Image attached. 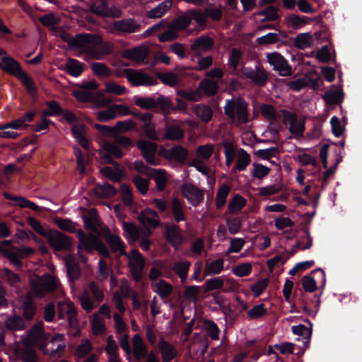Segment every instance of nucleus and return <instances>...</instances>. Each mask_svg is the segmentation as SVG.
<instances>
[{"instance_id": "nucleus-1", "label": "nucleus", "mask_w": 362, "mask_h": 362, "mask_svg": "<svg viewBox=\"0 0 362 362\" xmlns=\"http://www.w3.org/2000/svg\"><path fill=\"white\" fill-rule=\"evenodd\" d=\"M101 43V37L93 34H81L76 35L70 42V46L81 52L86 53L89 57L100 59L97 51L98 45Z\"/></svg>"}, {"instance_id": "nucleus-2", "label": "nucleus", "mask_w": 362, "mask_h": 362, "mask_svg": "<svg viewBox=\"0 0 362 362\" xmlns=\"http://www.w3.org/2000/svg\"><path fill=\"white\" fill-rule=\"evenodd\" d=\"M59 280L54 276L44 274L42 276L31 281V291L30 295L35 297H42L46 292L56 289Z\"/></svg>"}, {"instance_id": "nucleus-3", "label": "nucleus", "mask_w": 362, "mask_h": 362, "mask_svg": "<svg viewBox=\"0 0 362 362\" xmlns=\"http://www.w3.org/2000/svg\"><path fill=\"white\" fill-rule=\"evenodd\" d=\"M11 241H4L0 245V252L17 267L21 266L20 259L34 253V249L30 247H11Z\"/></svg>"}, {"instance_id": "nucleus-4", "label": "nucleus", "mask_w": 362, "mask_h": 362, "mask_svg": "<svg viewBox=\"0 0 362 362\" xmlns=\"http://www.w3.org/2000/svg\"><path fill=\"white\" fill-rule=\"evenodd\" d=\"M225 113L232 119L235 115L239 123L247 121V110L246 103L240 98L228 100L224 107Z\"/></svg>"}, {"instance_id": "nucleus-5", "label": "nucleus", "mask_w": 362, "mask_h": 362, "mask_svg": "<svg viewBox=\"0 0 362 362\" xmlns=\"http://www.w3.org/2000/svg\"><path fill=\"white\" fill-rule=\"evenodd\" d=\"M8 352L11 354L9 359L11 361H21L23 362H37L38 357L36 351L31 347L25 346H21L17 344H13L9 349Z\"/></svg>"}, {"instance_id": "nucleus-6", "label": "nucleus", "mask_w": 362, "mask_h": 362, "mask_svg": "<svg viewBox=\"0 0 362 362\" xmlns=\"http://www.w3.org/2000/svg\"><path fill=\"white\" fill-rule=\"evenodd\" d=\"M66 346L64 337L62 334H55L49 341L40 344V350L45 354L61 356Z\"/></svg>"}, {"instance_id": "nucleus-7", "label": "nucleus", "mask_w": 362, "mask_h": 362, "mask_svg": "<svg viewBox=\"0 0 362 362\" xmlns=\"http://www.w3.org/2000/svg\"><path fill=\"white\" fill-rule=\"evenodd\" d=\"M73 95L78 101H91L97 107H103L112 103L111 100L103 98L104 93L102 91L93 94L86 90H78L73 91Z\"/></svg>"}, {"instance_id": "nucleus-8", "label": "nucleus", "mask_w": 362, "mask_h": 362, "mask_svg": "<svg viewBox=\"0 0 362 362\" xmlns=\"http://www.w3.org/2000/svg\"><path fill=\"white\" fill-rule=\"evenodd\" d=\"M129 259L130 272L135 281H139L142 276L144 267V259L142 255L137 250H133L131 254H126Z\"/></svg>"}, {"instance_id": "nucleus-9", "label": "nucleus", "mask_w": 362, "mask_h": 362, "mask_svg": "<svg viewBox=\"0 0 362 362\" xmlns=\"http://www.w3.org/2000/svg\"><path fill=\"white\" fill-rule=\"evenodd\" d=\"M124 74L128 81L135 86H153L156 83L153 77L139 71L127 69L124 70Z\"/></svg>"}, {"instance_id": "nucleus-10", "label": "nucleus", "mask_w": 362, "mask_h": 362, "mask_svg": "<svg viewBox=\"0 0 362 362\" xmlns=\"http://www.w3.org/2000/svg\"><path fill=\"white\" fill-rule=\"evenodd\" d=\"M58 317L61 319L67 317L69 325L74 328L77 327L76 310L74 303L70 300H64L59 302Z\"/></svg>"}, {"instance_id": "nucleus-11", "label": "nucleus", "mask_w": 362, "mask_h": 362, "mask_svg": "<svg viewBox=\"0 0 362 362\" xmlns=\"http://www.w3.org/2000/svg\"><path fill=\"white\" fill-rule=\"evenodd\" d=\"M284 119L286 124L289 125V130L295 138H300L303 136L305 130V118H297L292 112H285Z\"/></svg>"}, {"instance_id": "nucleus-12", "label": "nucleus", "mask_w": 362, "mask_h": 362, "mask_svg": "<svg viewBox=\"0 0 362 362\" xmlns=\"http://www.w3.org/2000/svg\"><path fill=\"white\" fill-rule=\"evenodd\" d=\"M267 61L273 69L277 71L281 76H289L291 74V68L284 57L278 52L269 53L267 55Z\"/></svg>"}, {"instance_id": "nucleus-13", "label": "nucleus", "mask_w": 362, "mask_h": 362, "mask_svg": "<svg viewBox=\"0 0 362 362\" xmlns=\"http://www.w3.org/2000/svg\"><path fill=\"white\" fill-rule=\"evenodd\" d=\"M55 250H68L71 247V240L62 233L49 230L46 237Z\"/></svg>"}, {"instance_id": "nucleus-14", "label": "nucleus", "mask_w": 362, "mask_h": 362, "mask_svg": "<svg viewBox=\"0 0 362 362\" xmlns=\"http://www.w3.org/2000/svg\"><path fill=\"white\" fill-rule=\"evenodd\" d=\"M100 160L104 163H112V160L111 156L117 158L122 157V153L120 148L115 144L103 141L101 144V149L100 150Z\"/></svg>"}, {"instance_id": "nucleus-15", "label": "nucleus", "mask_w": 362, "mask_h": 362, "mask_svg": "<svg viewBox=\"0 0 362 362\" xmlns=\"http://www.w3.org/2000/svg\"><path fill=\"white\" fill-rule=\"evenodd\" d=\"M182 193L188 202L194 206H198L204 199V191L190 184L183 185Z\"/></svg>"}, {"instance_id": "nucleus-16", "label": "nucleus", "mask_w": 362, "mask_h": 362, "mask_svg": "<svg viewBox=\"0 0 362 362\" xmlns=\"http://www.w3.org/2000/svg\"><path fill=\"white\" fill-rule=\"evenodd\" d=\"M0 58L2 61L1 69L4 71L16 77L23 71L19 63L9 57L3 49H0Z\"/></svg>"}, {"instance_id": "nucleus-17", "label": "nucleus", "mask_w": 362, "mask_h": 362, "mask_svg": "<svg viewBox=\"0 0 362 362\" xmlns=\"http://www.w3.org/2000/svg\"><path fill=\"white\" fill-rule=\"evenodd\" d=\"M100 229L102 234L104 235L112 251L118 253L119 255H126L124 243L121 238L116 235L110 233L109 229L105 226L101 227Z\"/></svg>"}, {"instance_id": "nucleus-18", "label": "nucleus", "mask_w": 362, "mask_h": 362, "mask_svg": "<svg viewBox=\"0 0 362 362\" xmlns=\"http://www.w3.org/2000/svg\"><path fill=\"white\" fill-rule=\"evenodd\" d=\"M48 339V334L43 330L42 322H39L28 332L26 342L30 344H37L40 349V344L47 341Z\"/></svg>"}, {"instance_id": "nucleus-19", "label": "nucleus", "mask_w": 362, "mask_h": 362, "mask_svg": "<svg viewBox=\"0 0 362 362\" xmlns=\"http://www.w3.org/2000/svg\"><path fill=\"white\" fill-rule=\"evenodd\" d=\"M139 219L146 228H156L160 225L158 214L149 208H146L141 212Z\"/></svg>"}, {"instance_id": "nucleus-20", "label": "nucleus", "mask_w": 362, "mask_h": 362, "mask_svg": "<svg viewBox=\"0 0 362 362\" xmlns=\"http://www.w3.org/2000/svg\"><path fill=\"white\" fill-rule=\"evenodd\" d=\"M141 25L139 23L134 21L133 19H123L121 21H115L112 24V31H116L118 33H134L140 30Z\"/></svg>"}, {"instance_id": "nucleus-21", "label": "nucleus", "mask_w": 362, "mask_h": 362, "mask_svg": "<svg viewBox=\"0 0 362 362\" xmlns=\"http://www.w3.org/2000/svg\"><path fill=\"white\" fill-rule=\"evenodd\" d=\"M165 234L167 240L175 249H177L182 244L183 237L177 226L175 224H166Z\"/></svg>"}, {"instance_id": "nucleus-22", "label": "nucleus", "mask_w": 362, "mask_h": 362, "mask_svg": "<svg viewBox=\"0 0 362 362\" xmlns=\"http://www.w3.org/2000/svg\"><path fill=\"white\" fill-rule=\"evenodd\" d=\"M137 146L142 151L143 156L148 163L152 165H157L154 158L157 146L154 143L141 140L138 141Z\"/></svg>"}, {"instance_id": "nucleus-23", "label": "nucleus", "mask_w": 362, "mask_h": 362, "mask_svg": "<svg viewBox=\"0 0 362 362\" xmlns=\"http://www.w3.org/2000/svg\"><path fill=\"white\" fill-rule=\"evenodd\" d=\"M90 10L93 13L103 16L119 17L120 16V11L119 10L109 8L106 2L101 0L93 3L90 7Z\"/></svg>"}, {"instance_id": "nucleus-24", "label": "nucleus", "mask_w": 362, "mask_h": 362, "mask_svg": "<svg viewBox=\"0 0 362 362\" xmlns=\"http://www.w3.org/2000/svg\"><path fill=\"white\" fill-rule=\"evenodd\" d=\"M190 166L195 168L197 171L207 177L208 184L210 188L213 189L216 181L214 173L198 158H194L190 163Z\"/></svg>"}, {"instance_id": "nucleus-25", "label": "nucleus", "mask_w": 362, "mask_h": 362, "mask_svg": "<svg viewBox=\"0 0 362 362\" xmlns=\"http://www.w3.org/2000/svg\"><path fill=\"white\" fill-rule=\"evenodd\" d=\"M77 235L79 239L78 247H83L86 250L91 252L96 247L100 241L99 239L93 235H86L83 230H76Z\"/></svg>"}, {"instance_id": "nucleus-26", "label": "nucleus", "mask_w": 362, "mask_h": 362, "mask_svg": "<svg viewBox=\"0 0 362 362\" xmlns=\"http://www.w3.org/2000/svg\"><path fill=\"white\" fill-rule=\"evenodd\" d=\"M133 354L136 360L144 358L148 354L147 346L141 336L136 334L132 337Z\"/></svg>"}, {"instance_id": "nucleus-27", "label": "nucleus", "mask_w": 362, "mask_h": 362, "mask_svg": "<svg viewBox=\"0 0 362 362\" xmlns=\"http://www.w3.org/2000/svg\"><path fill=\"white\" fill-rule=\"evenodd\" d=\"M153 292L159 296V297L165 300L168 298L173 291V287L171 284L165 280L158 281L151 285Z\"/></svg>"}, {"instance_id": "nucleus-28", "label": "nucleus", "mask_w": 362, "mask_h": 362, "mask_svg": "<svg viewBox=\"0 0 362 362\" xmlns=\"http://www.w3.org/2000/svg\"><path fill=\"white\" fill-rule=\"evenodd\" d=\"M243 74L251 79L253 82L258 84H264L267 81V76L264 71L258 67L255 69L250 68H244Z\"/></svg>"}, {"instance_id": "nucleus-29", "label": "nucleus", "mask_w": 362, "mask_h": 362, "mask_svg": "<svg viewBox=\"0 0 362 362\" xmlns=\"http://www.w3.org/2000/svg\"><path fill=\"white\" fill-rule=\"evenodd\" d=\"M315 38L309 33L298 34L294 39V46L300 49H305L312 47L315 43Z\"/></svg>"}, {"instance_id": "nucleus-30", "label": "nucleus", "mask_w": 362, "mask_h": 362, "mask_svg": "<svg viewBox=\"0 0 362 362\" xmlns=\"http://www.w3.org/2000/svg\"><path fill=\"white\" fill-rule=\"evenodd\" d=\"M159 349L162 354L163 362H170L177 355V351L175 347L163 339L159 341Z\"/></svg>"}, {"instance_id": "nucleus-31", "label": "nucleus", "mask_w": 362, "mask_h": 362, "mask_svg": "<svg viewBox=\"0 0 362 362\" xmlns=\"http://www.w3.org/2000/svg\"><path fill=\"white\" fill-rule=\"evenodd\" d=\"M68 277L74 281L80 275V268L76 262L75 257L72 255H68L65 257Z\"/></svg>"}, {"instance_id": "nucleus-32", "label": "nucleus", "mask_w": 362, "mask_h": 362, "mask_svg": "<svg viewBox=\"0 0 362 362\" xmlns=\"http://www.w3.org/2000/svg\"><path fill=\"white\" fill-rule=\"evenodd\" d=\"M165 156L169 160H173L180 163H183L187 156V149L180 146H176L170 150H168Z\"/></svg>"}, {"instance_id": "nucleus-33", "label": "nucleus", "mask_w": 362, "mask_h": 362, "mask_svg": "<svg viewBox=\"0 0 362 362\" xmlns=\"http://www.w3.org/2000/svg\"><path fill=\"white\" fill-rule=\"evenodd\" d=\"M213 40L206 35H202L196 39L192 45V49L195 52H206L210 49L213 46Z\"/></svg>"}, {"instance_id": "nucleus-34", "label": "nucleus", "mask_w": 362, "mask_h": 362, "mask_svg": "<svg viewBox=\"0 0 362 362\" xmlns=\"http://www.w3.org/2000/svg\"><path fill=\"white\" fill-rule=\"evenodd\" d=\"M115 167H105L100 169V173L109 178L110 180L117 182L119 181L123 175L122 168L119 167V164L114 163Z\"/></svg>"}, {"instance_id": "nucleus-35", "label": "nucleus", "mask_w": 362, "mask_h": 362, "mask_svg": "<svg viewBox=\"0 0 362 362\" xmlns=\"http://www.w3.org/2000/svg\"><path fill=\"white\" fill-rule=\"evenodd\" d=\"M148 50L145 47H139L125 52L126 57L135 61L137 63H143L147 56Z\"/></svg>"}, {"instance_id": "nucleus-36", "label": "nucleus", "mask_w": 362, "mask_h": 362, "mask_svg": "<svg viewBox=\"0 0 362 362\" xmlns=\"http://www.w3.org/2000/svg\"><path fill=\"white\" fill-rule=\"evenodd\" d=\"M170 0H165L158 4L156 7L152 8L147 13V16L150 18H158L162 17L171 7Z\"/></svg>"}, {"instance_id": "nucleus-37", "label": "nucleus", "mask_w": 362, "mask_h": 362, "mask_svg": "<svg viewBox=\"0 0 362 362\" xmlns=\"http://www.w3.org/2000/svg\"><path fill=\"white\" fill-rule=\"evenodd\" d=\"M191 263L188 261H180L174 264L172 269L179 276L182 283H185L188 276Z\"/></svg>"}, {"instance_id": "nucleus-38", "label": "nucleus", "mask_w": 362, "mask_h": 362, "mask_svg": "<svg viewBox=\"0 0 362 362\" xmlns=\"http://www.w3.org/2000/svg\"><path fill=\"white\" fill-rule=\"evenodd\" d=\"M71 131L74 139L78 143V144L84 148H88V141L84 136V126L81 124H74L71 128Z\"/></svg>"}, {"instance_id": "nucleus-39", "label": "nucleus", "mask_w": 362, "mask_h": 362, "mask_svg": "<svg viewBox=\"0 0 362 362\" xmlns=\"http://www.w3.org/2000/svg\"><path fill=\"white\" fill-rule=\"evenodd\" d=\"M124 236L129 242H135L139 239V230L132 223L123 222Z\"/></svg>"}, {"instance_id": "nucleus-40", "label": "nucleus", "mask_w": 362, "mask_h": 362, "mask_svg": "<svg viewBox=\"0 0 362 362\" xmlns=\"http://www.w3.org/2000/svg\"><path fill=\"white\" fill-rule=\"evenodd\" d=\"M230 192V187L226 184H222L219 187L216 196V206L217 209H221L225 205Z\"/></svg>"}, {"instance_id": "nucleus-41", "label": "nucleus", "mask_w": 362, "mask_h": 362, "mask_svg": "<svg viewBox=\"0 0 362 362\" xmlns=\"http://www.w3.org/2000/svg\"><path fill=\"white\" fill-rule=\"evenodd\" d=\"M199 89L205 95L211 96L215 95L217 93L218 90V86L216 81L206 78L201 81L199 84Z\"/></svg>"}, {"instance_id": "nucleus-42", "label": "nucleus", "mask_w": 362, "mask_h": 362, "mask_svg": "<svg viewBox=\"0 0 362 362\" xmlns=\"http://www.w3.org/2000/svg\"><path fill=\"white\" fill-rule=\"evenodd\" d=\"M224 261L223 259H217L207 262L205 267V274L211 275L219 274L223 269Z\"/></svg>"}, {"instance_id": "nucleus-43", "label": "nucleus", "mask_w": 362, "mask_h": 362, "mask_svg": "<svg viewBox=\"0 0 362 362\" xmlns=\"http://www.w3.org/2000/svg\"><path fill=\"white\" fill-rule=\"evenodd\" d=\"M142 119L145 122L143 129L146 135L151 139H157L158 135L156 132L155 127L150 122L151 119V115L150 114H145L142 116Z\"/></svg>"}, {"instance_id": "nucleus-44", "label": "nucleus", "mask_w": 362, "mask_h": 362, "mask_svg": "<svg viewBox=\"0 0 362 362\" xmlns=\"http://www.w3.org/2000/svg\"><path fill=\"white\" fill-rule=\"evenodd\" d=\"M171 209L174 218L177 222H180L185 219L183 204L178 199L174 198L173 199Z\"/></svg>"}, {"instance_id": "nucleus-45", "label": "nucleus", "mask_w": 362, "mask_h": 362, "mask_svg": "<svg viewBox=\"0 0 362 362\" xmlns=\"http://www.w3.org/2000/svg\"><path fill=\"white\" fill-rule=\"evenodd\" d=\"M252 271V264L250 262H244L234 266L232 272L238 277L249 276Z\"/></svg>"}, {"instance_id": "nucleus-46", "label": "nucleus", "mask_w": 362, "mask_h": 362, "mask_svg": "<svg viewBox=\"0 0 362 362\" xmlns=\"http://www.w3.org/2000/svg\"><path fill=\"white\" fill-rule=\"evenodd\" d=\"M93 333L95 335L103 334L105 330V322L98 313H95L91 320Z\"/></svg>"}, {"instance_id": "nucleus-47", "label": "nucleus", "mask_w": 362, "mask_h": 362, "mask_svg": "<svg viewBox=\"0 0 362 362\" xmlns=\"http://www.w3.org/2000/svg\"><path fill=\"white\" fill-rule=\"evenodd\" d=\"M66 70L72 76L77 77L82 73L83 66L77 60L70 59L66 62Z\"/></svg>"}, {"instance_id": "nucleus-48", "label": "nucleus", "mask_w": 362, "mask_h": 362, "mask_svg": "<svg viewBox=\"0 0 362 362\" xmlns=\"http://www.w3.org/2000/svg\"><path fill=\"white\" fill-rule=\"evenodd\" d=\"M246 203L247 201L245 198L239 194H236L230 201L228 210L230 213L238 212L246 205Z\"/></svg>"}, {"instance_id": "nucleus-49", "label": "nucleus", "mask_w": 362, "mask_h": 362, "mask_svg": "<svg viewBox=\"0 0 362 362\" xmlns=\"http://www.w3.org/2000/svg\"><path fill=\"white\" fill-rule=\"evenodd\" d=\"M184 136L183 130L177 126L167 127L164 138L169 140H180Z\"/></svg>"}, {"instance_id": "nucleus-50", "label": "nucleus", "mask_w": 362, "mask_h": 362, "mask_svg": "<svg viewBox=\"0 0 362 362\" xmlns=\"http://www.w3.org/2000/svg\"><path fill=\"white\" fill-rule=\"evenodd\" d=\"M110 272V269L107 264L103 259H100L95 273L96 279L100 281H105L109 276Z\"/></svg>"}, {"instance_id": "nucleus-51", "label": "nucleus", "mask_w": 362, "mask_h": 362, "mask_svg": "<svg viewBox=\"0 0 362 362\" xmlns=\"http://www.w3.org/2000/svg\"><path fill=\"white\" fill-rule=\"evenodd\" d=\"M267 313V310L264 305L261 303L253 306L247 312V316L250 320H257L264 316Z\"/></svg>"}, {"instance_id": "nucleus-52", "label": "nucleus", "mask_w": 362, "mask_h": 362, "mask_svg": "<svg viewBox=\"0 0 362 362\" xmlns=\"http://www.w3.org/2000/svg\"><path fill=\"white\" fill-rule=\"evenodd\" d=\"M191 16L189 11L184 15L179 16L174 20L170 24L173 28H175L177 31L186 28L191 23Z\"/></svg>"}, {"instance_id": "nucleus-53", "label": "nucleus", "mask_w": 362, "mask_h": 362, "mask_svg": "<svg viewBox=\"0 0 362 362\" xmlns=\"http://www.w3.org/2000/svg\"><path fill=\"white\" fill-rule=\"evenodd\" d=\"M83 218L86 228L90 229L93 231L97 230V228L99 226V220L97 213L94 209H92L90 211L89 217L84 216Z\"/></svg>"}, {"instance_id": "nucleus-54", "label": "nucleus", "mask_w": 362, "mask_h": 362, "mask_svg": "<svg viewBox=\"0 0 362 362\" xmlns=\"http://www.w3.org/2000/svg\"><path fill=\"white\" fill-rule=\"evenodd\" d=\"M194 112L197 116L204 122H209L212 117L211 109L205 105H198L194 108Z\"/></svg>"}, {"instance_id": "nucleus-55", "label": "nucleus", "mask_w": 362, "mask_h": 362, "mask_svg": "<svg viewBox=\"0 0 362 362\" xmlns=\"http://www.w3.org/2000/svg\"><path fill=\"white\" fill-rule=\"evenodd\" d=\"M105 91L108 93L121 95L127 92V88L114 81H107L105 83Z\"/></svg>"}, {"instance_id": "nucleus-56", "label": "nucleus", "mask_w": 362, "mask_h": 362, "mask_svg": "<svg viewBox=\"0 0 362 362\" xmlns=\"http://www.w3.org/2000/svg\"><path fill=\"white\" fill-rule=\"evenodd\" d=\"M6 327L8 329L16 331L24 328V322L18 316H11L5 321Z\"/></svg>"}, {"instance_id": "nucleus-57", "label": "nucleus", "mask_w": 362, "mask_h": 362, "mask_svg": "<svg viewBox=\"0 0 362 362\" xmlns=\"http://www.w3.org/2000/svg\"><path fill=\"white\" fill-rule=\"evenodd\" d=\"M95 194L100 197H105L114 195L116 193L112 185L107 183L98 185L95 188Z\"/></svg>"}, {"instance_id": "nucleus-58", "label": "nucleus", "mask_w": 362, "mask_h": 362, "mask_svg": "<svg viewBox=\"0 0 362 362\" xmlns=\"http://www.w3.org/2000/svg\"><path fill=\"white\" fill-rule=\"evenodd\" d=\"M134 103L144 109H151L156 106V101L153 98L150 97H134Z\"/></svg>"}, {"instance_id": "nucleus-59", "label": "nucleus", "mask_w": 362, "mask_h": 362, "mask_svg": "<svg viewBox=\"0 0 362 362\" xmlns=\"http://www.w3.org/2000/svg\"><path fill=\"white\" fill-rule=\"evenodd\" d=\"M105 350H106V353L107 354L108 358L119 356V354H118L119 348L112 335H110L107 339V344H106Z\"/></svg>"}, {"instance_id": "nucleus-60", "label": "nucleus", "mask_w": 362, "mask_h": 362, "mask_svg": "<svg viewBox=\"0 0 362 362\" xmlns=\"http://www.w3.org/2000/svg\"><path fill=\"white\" fill-rule=\"evenodd\" d=\"M270 172V168L259 163H253V168L251 175L257 179H262L267 176Z\"/></svg>"}, {"instance_id": "nucleus-61", "label": "nucleus", "mask_w": 362, "mask_h": 362, "mask_svg": "<svg viewBox=\"0 0 362 362\" xmlns=\"http://www.w3.org/2000/svg\"><path fill=\"white\" fill-rule=\"evenodd\" d=\"M250 156L244 150H240L238 155L236 168L241 171L246 168L250 163Z\"/></svg>"}, {"instance_id": "nucleus-62", "label": "nucleus", "mask_w": 362, "mask_h": 362, "mask_svg": "<svg viewBox=\"0 0 362 362\" xmlns=\"http://www.w3.org/2000/svg\"><path fill=\"white\" fill-rule=\"evenodd\" d=\"M214 151V147L212 145L206 144L204 146H201L197 149V158L202 160H208Z\"/></svg>"}, {"instance_id": "nucleus-63", "label": "nucleus", "mask_w": 362, "mask_h": 362, "mask_svg": "<svg viewBox=\"0 0 362 362\" xmlns=\"http://www.w3.org/2000/svg\"><path fill=\"white\" fill-rule=\"evenodd\" d=\"M153 177L158 190H163L166 184V175L160 169L153 170Z\"/></svg>"}, {"instance_id": "nucleus-64", "label": "nucleus", "mask_w": 362, "mask_h": 362, "mask_svg": "<svg viewBox=\"0 0 362 362\" xmlns=\"http://www.w3.org/2000/svg\"><path fill=\"white\" fill-rule=\"evenodd\" d=\"M268 286L267 279H261L250 286V289L255 297H259Z\"/></svg>"}]
</instances>
